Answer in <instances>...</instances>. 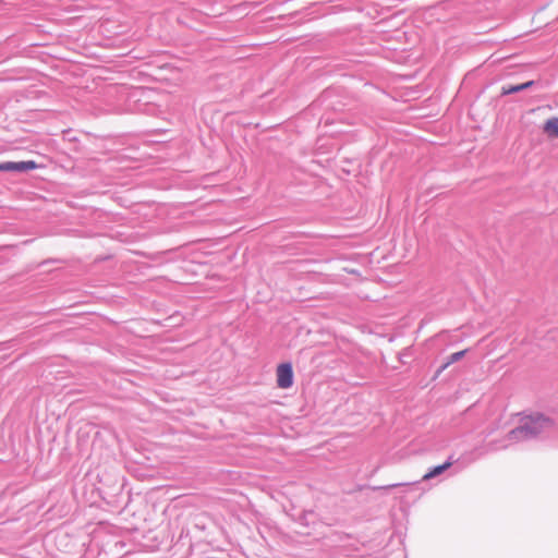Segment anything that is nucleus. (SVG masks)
Listing matches in <instances>:
<instances>
[{
  "label": "nucleus",
  "mask_w": 558,
  "mask_h": 558,
  "mask_svg": "<svg viewBox=\"0 0 558 558\" xmlns=\"http://www.w3.org/2000/svg\"><path fill=\"white\" fill-rule=\"evenodd\" d=\"M16 166H17L16 172H26L29 170H34L38 167L37 163L33 160L16 161Z\"/></svg>",
  "instance_id": "6"
},
{
  "label": "nucleus",
  "mask_w": 558,
  "mask_h": 558,
  "mask_svg": "<svg viewBox=\"0 0 558 558\" xmlns=\"http://www.w3.org/2000/svg\"><path fill=\"white\" fill-rule=\"evenodd\" d=\"M522 90H523V87L521 86V84L510 85V86H502L501 94L502 95H511V94L519 93V92H522Z\"/></svg>",
  "instance_id": "8"
},
{
  "label": "nucleus",
  "mask_w": 558,
  "mask_h": 558,
  "mask_svg": "<svg viewBox=\"0 0 558 558\" xmlns=\"http://www.w3.org/2000/svg\"><path fill=\"white\" fill-rule=\"evenodd\" d=\"M456 461L453 460V457L450 456L442 464L433 466L428 472H426L422 481H429L432 478H435L439 475H441L445 471H447Z\"/></svg>",
  "instance_id": "3"
},
{
  "label": "nucleus",
  "mask_w": 558,
  "mask_h": 558,
  "mask_svg": "<svg viewBox=\"0 0 558 558\" xmlns=\"http://www.w3.org/2000/svg\"><path fill=\"white\" fill-rule=\"evenodd\" d=\"M2 167H3V162H0V171H2V172H3Z\"/></svg>",
  "instance_id": "11"
},
{
  "label": "nucleus",
  "mask_w": 558,
  "mask_h": 558,
  "mask_svg": "<svg viewBox=\"0 0 558 558\" xmlns=\"http://www.w3.org/2000/svg\"><path fill=\"white\" fill-rule=\"evenodd\" d=\"M556 429L555 421L539 412L524 414L519 421V425L511 429L500 446L493 447L489 444V450L506 449L511 444L541 439L549 436Z\"/></svg>",
  "instance_id": "1"
},
{
  "label": "nucleus",
  "mask_w": 558,
  "mask_h": 558,
  "mask_svg": "<svg viewBox=\"0 0 558 558\" xmlns=\"http://www.w3.org/2000/svg\"><path fill=\"white\" fill-rule=\"evenodd\" d=\"M4 0H0V2H3Z\"/></svg>",
  "instance_id": "12"
},
{
  "label": "nucleus",
  "mask_w": 558,
  "mask_h": 558,
  "mask_svg": "<svg viewBox=\"0 0 558 558\" xmlns=\"http://www.w3.org/2000/svg\"><path fill=\"white\" fill-rule=\"evenodd\" d=\"M533 84H534V81H529V82L522 83L521 86L523 87V90H525L529 87H531Z\"/></svg>",
  "instance_id": "10"
},
{
  "label": "nucleus",
  "mask_w": 558,
  "mask_h": 558,
  "mask_svg": "<svg viewBox=\"0 0 558 558\" xmlns=\"http://www.w3.org/2000/svg\"><path fill=\"white\" fill-rule=\"evenodd\" d=\"M3 172H16L17 166L16 161H5L3 162Z\"/></svg>",
  "instance_id": "9"
},
{
  "label": "nucleus",
  "mask_w": 558,
  "mask_h": 558,
  "mask_svg": "<svg viewBox=\"0 0 558 558\" xmlns=\"http://www.w3.org/2000/svg\"><path fill=\"white\" fill-rule=\"evenodd\" d=\"M543 131L549 136H558V118L548 119L543 126Z\"/></svg>",
  "instance_id": "4"
},
{
  "label": "nucleus",
  "mask_w": 558,
  "mask_h": 558,
  "mask_svg": "<svg viewBox=\"0 0 558 558\" xmlns=\"http://www.w3.org/2000/svg\"><path fill=\"white\" fill-rule=\"evenodd\" d=\"M277 385L279 388L288 389L293 385V368L292 364L281 363L277 367Z\"/></svg>",
  "instance_id": "2"
},
{
  "label": "nucleus",
  "mask_w": 558,
  "mask_h": 558,
  "mask_svg": "<svg viewBox=\"0 0 558 558\" xmlns=\"http://www.w3.org/2000/svg\"><path fill=\"white\" fill-rule=\"evenodd\" d=\"M465 353H466V350H462V351L454 352V353L450 354L449 356H447L446 362L441 365L438 373L445 371L449 365L460 361L465 355Z\"/></svg>",
  "instance_id": "5"
},
{
  "label": "nucleus",
  "mask_w": 558,
  "mask_h": 558,
  "mask_svg": "<svg viewBox=\"0 0 558 558\" xmlns=\"http://www.w3.org/2000/svg\"><path fill=\"white\" fill-rule=\"evenodd\" d=\"M417 482H413V483H395V484L383 485V486H373L372 489L373 490H389V489L397 488V487H404V486L414 485Z\"/></svg>",
  "instance_id": "7"
}]
</instances>
